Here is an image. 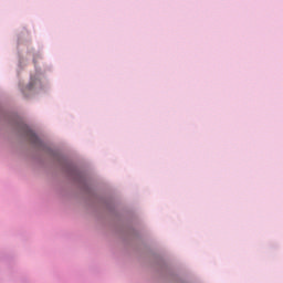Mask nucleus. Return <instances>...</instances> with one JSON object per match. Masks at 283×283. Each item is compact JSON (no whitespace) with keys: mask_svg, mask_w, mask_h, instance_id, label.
Listing matches in <instances>:
<instances>
[{"mask_svg":"<svg viewBox=\"0 0 283 283\" xmlns=\"http://www.w3.org/2000/svg\"><path fill=\"white\" fill-rule=\"evenodd\" d=\"M24 134L32 145H39V137L36 134H34V132H32V129H30V127L24 126Z\"/></svg>","mask_w":283,"mask_h":283,"instance_id":"f257e3e1","label":"nucleus"}]
</instances>
